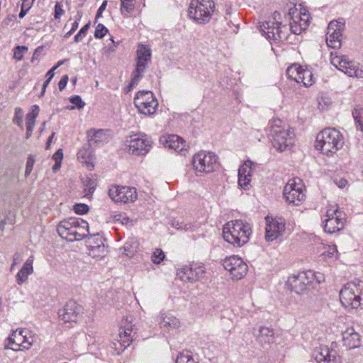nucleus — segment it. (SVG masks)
Here are the masks:
<instances>
[{
  "mask_svg": "<svg viewBox=\"0 0 363 363\" xmlns=\"http://www.w3.org/2000/svg\"><path fill=\"white\" fill-rule=\"evenodd\" d=\"M269 135L272 138V145L280 152L289 149L294 143V130L279 118H274L269 123Z\"/></svg>",
  "mask_w": 363,
  "mask_h": 363,
  "instance_id": "obj_1",
  "label": "nucleus"
},
{
  "mask_svg": "<svg viewBox=\"0 0 363 363\" xmlns=\"http://www.w3.org/2000/svg\"><path fill=\"white\" fill-rule=\"evenodd\" d=\"M344 143V138L339 130L328 128L318 133L315 147L323 155L330 156L340 150Z\"/></svg>",
  "mask_w": 363,
  "mask_h": 363,
  "instance_id": "obj_2",
  "label": "nucleus"
},
{
  "mask_svg": "<svg viewBox=\"0 0 363 363\" xmlns=\"http://www.w3.org/2000/svg\"><path fill=\"white\" fill-rule=\"evenodd\" d=\"M57 231L62 238L69 242L82 240L87 236L89 225L82 218L70 217L60 222Z\"/></svg>",
  "mask_w": 363,
  "mask_h": 363,
  "instance_id": "obj_3",
  "label": "nucleus"
},
{
  "mask_svg": "<svg viewBox=\"0 0 363 363\" xmlns=\"http://www.w3.org/2000/svg\"><path fill=\"white\" fill-rule=\"evenodd\" d=\"M252 234L250 225L241 220H235L223 226V237L234 246L241 247L246 244Z\"/></svg>",
  "mask_w": 363,
  "mask_h": 363,
  "instance_id": "obj_4",
  "label": "nucleus"
},
{
  "mask_svg": "<svg viewBox=\"0 0 363 363\" xmlns=\"http://www.w3.org/2000/svg\"><path fill=\"white\" fill-rule=\"evenodd\" d=\"M340 300L345 308H357L363 305V281L355 280L346 284L340 292Z\"/></svg>",
  "mask_w": 363,
  "mask_h": 363,
  "instance_id": "obj_5",
  "label": "nucleus"
},
{
  "mask_svg": "<svg viewBox=\"0 0 363 363\" xmlns=\"http://www.w3.org/2000/svg\"><path fill=\"white\" fill-rule=\"evenodd\" d=\"M189 16L200 24L210 21L215 11L213 0H192L189 6Z\"/></svg>",
  "mask_w": 363,
  "mask_h": 363,
  "instance_id": "obj_6",
  "label": "nucleus"
},
{
  "mask_svg": "<svg viewBox=\"0 0 363 363\" xmlns=\"http://www.w3.org/2000/svg\"><path fill=\"white\" fill-rule=\"evenodd\" d=\"M152 52L151 49L143 44H139L136 51V65L135 69L133 72L131 81L128 86V91L137 85L144 72L151 62Z\"/></svg>",
  "mask_w": 363,
  "mask_h": 363,
  "instance_id": "obj_7",
  "label": "nucleus"
},
{
  "mask_svg": "<svg viewBox=\"0 0 363 363\" xmlns=\"http://www.w3.org/2000/svg\"><path fill=\"white\" fill-rule=\"evenodd\" d=\"M279 16V13L275 11L273 15V21L259 23L260 30L268 39L274 41L284 40L288 37V27L277 21Z\"/></svg>",
  "mask_w": 363,
  "mask_h": 363,
  "instance_id": "obj_8",
  "label": "nucleus"
},
{
  "mask_svg": "<svg viewBox=\"0 0 363 363\" xmlns=\"http://www.w3.org/2000/svg\"><path fill=\"white\" fill-rule=\"evenodd\" d=\"M304 190V186L300 179H291L284 188V197L288 203L300 206L306 199Z\"/></svg>",
  "mask_w": 363,
  "mask_h": 363,
  "instance_id": "obj_9",
  "label": "nucleus"
},
{
  "mask_svg": "<svg viewBox=\"0 0 363 363\" xmlns=\"http://www.w3.org/2000/svg\"><path fill=\"white\" fill-rule=\"evenodd\" d=\"M134 104L140 113L149 116L155 113L158 101L152 91H140L134 98Z\"/></svg>",
  "mask_w": 363,
  "mask_h": 363,
  "instance_id": "obj_10",
  "label": "nucleus"
},
{
  "mask_svg": "<svg viewBox=\"0 0 363 363\" xmlns=\"http://www.w3.org/2000/svg\"><path fill=\"white\" fill-rule=\"evenodd\" d=\"M217 156L211 152L201 151L195 154L192 159L194 169L206 174L213 172L218 166Z\"/></svg>",
  "mask_w": 363,
  "mask_h": 363,
  "instance_id": "obj_11",
  "label": "nucleus"
},
{
  "mask_svg": "<svg viewBox=\"0 0 363 363\" xmlns=\"http://www.w3.org/2000/svg\"><path fill=\"white\" fill-rule=\"evenodd\" d=\"M315 277V274L312 271L302 272L296 275L289 277L287 284L291 291L298 294H301L313 286Z\"/></svg>",
  "mask_w": 363,
  "mask_h": 363,
  "instance_id": "obj_12",
  "label": "nucleus"
},
{
  "mask_svg": "<svg viewBox=\"0 0 363 363\" xmlns=\"http://www.w3.org/2000/svg\"><path fill=\"white\" fill-rule=\"evenodd\" d=\"M128 151L135 155H144L151 148L152 140L145 134L136 133L129 136L126 140Z\"/></svg>",
  "mask_w": 363,
  "mask_h": 363,
  "instance_id": "obj_13",
  "label": "nucleus"
},
{
  "mask_svg": "<svg viewBox=\"0 0 363 363\" xmlns=\"http://www.w3.org/2000/svg\"><path fill=\"white\" fill-rule=\"evenodd\" d=\"M345 27V21L339 18L330 22L326 33V43L328 47L338 49L342 45V32Z\"/></svg>",
  "mask_w": 363,
  "mask_h": 363,
  "instance_id": "obj_14",
  "label": "nucleus"
},
{
  "mask_svg": "<svg viewBox=\"0 0 363 363\" xmlns=\"http://www.w3.org/2000/svg\"><path fill=\"white\" fill-rule=\"evenodd\" d=\"M288 15L290 18V30L296 35H298L302 30L306 29L310 22L309 13L306 11H298L295 7L289 9Z\"/></svg>",
  "mask_w": 363,
  "mask_h": 363,
  "instance_id": "obj_15",
  "label": "nucleus"
},
{
  "mask_svg": "<svg viewBox=\"0 0 363 363\" xmlns=\"http://www.w3.org/2000/svg\"><path fill=\"white\" fill-rule=\"evenodd\" d=\"M109 197L115 202L128 203L134 202L138 194L136 189L128 186H112L108 190Z\"/></svg>",
  "mask_w": 363,
  "mask_h": 363,
  "instance_id": "obj_16",
  "label": "nucleus"
},
{
  "mask_svg": "<svg viewBox=\"0 0 363 363\" xmlns=\"http://www.w3.org/2000/svg\"><path fill=\"white\" fill-rule=\"evenodd\" d=\"M223 265L226 270L229 271L232 278L237 280L244 277L248 270L246 263L238 256L225 258Z\"/></svg>",
  "mask_w": 363,
  "mask_h": 363,
  "instance_id": "obj_17",
  "label": "nucleus"
},
{
  "mask_svg": "<svg viewBox=\"0 0 363 363\" xmlns=\"http://www.w3.org/2000/svg\"><path fill=\"white\" fill-rule=\"evenodd\" d=\"M82 313V307L72 300L67 301L64 307L59 310L58 317L63 323L77 322Z\"/></svg>",
  "mask_w": 363,
  "mask_h": 363,
  "instance_id": "obj_18",
  "label": "nucleus"
},
{
  "mask_svg": "<svg viewBox=\"0 0 363 363\" xmlns=\"http://www.w3.org/2000/svg\"><path fill=\"white\" fill-rule=\"evenodd\" d=\"M265 220V239L267 241H273L283 234L285 230V222L283 218H269V216H267Z\"/></svg>",
  "mask_w": 363,
  "mask_h": 363,
  "instance_id": "obj_19",
  "label": "nucleus"
},
{
  "mask_svg": "<svg viewBox=\"0 0 363 363\" xmlns=\"http://www.w3.org/2000/svg\"><path fill=\"white\" fill-rule=\"evenodd\" d=\"M313 357L317 363H342L341 357L337 351L325 346L316 347L313 352Z\"/></svg>",
  "mask_w": 363,
  "mask_h": 363,
  "instance_id": "obj_20",
  "label": "nucleus"
},
{
  "mask_svg": "<svg viewBox=\"0 0 363 363\" xmlns=\"http://www.w3.org/2000/svg\"><path fill=\"white\" fill-rule=\"evenodd\" d=\"M9 345L13 350H20L22 349L28 350L33 345V340H30L26 335V331L23 330L13 331L9 337Z\"/></svg>",
  "mask_w": 363,
  "mask_h": 363,
  "instance_id": "obj_21",
  "label": "nucleus"
},
{
  "mask_svg": "<svg viewBox=\"0 0 363 363\" xmlns=\"http://www.w3.org/2000/svg\"><path fill=\"white\" fill-rule=\"evenodd\" d=\"M205 274L203 265L192 264L191 267H185L179 269L177 275L184 281L194 282L201 279Z\"/></svg>",
  "mask_w": 363,
  "mask_h": 363,
  "instance_id": "obj_22",
  "label": "nucleus"
},
{
  "mask_svg": "<svg viewBox=\"0 0 363 363\" xmlns=\"http://www.w3.org/2000/svg\"><path fill=\"white\" fill-rule=\"evenodd\" d=\"M134 335L131 324L127 320H123L118 330V338L117 339L121 347L120 350H123L130 345L133 340Z\"/></svg>",
  "mask_w": 363,
  "mask_h": 363,
  "instance_id": "obj_23",
  "label": "nucleus"
},
{
  "mask_svg": "<svg viewBox=\"0 0 363 363\" xmlns=\"http://www.w3.org/2000/svg\"><path fill=\"white\" fill-rule=\"evenodd\" d=\"M344 345L352 349L358 347L360 345V335L353 328H348L342 333Z\"/></svg>",
  "mask_w": 363,
  "mask_h": 363,
  "instance_id": "obj_24",
  "label": "nucleus"
},
{
  "mask_svg": "<svg viewBox=\"0 0 363 363\" xmlns=\"http://www.w3.org/2000/svg\"><path fill=\"white\" fill-rule=\"evenodd\" d=\"M324 230L328 234H333L343 229L345 223V218L337 216L335 218H326L324 220Z\"/></svg>",
  "mask_w": 363,
  "mask_h": 363,
  "instance_id": "obj_25",
  "label": "nucleus"
},
{
  "mask_svg": "<svg viewBox=\"0 0 363 363\" xmlns=\"http://www.w3.org/2000/svg\"><path fill=\"white\" fill-rule=\"evenodd\" d=\"M251 161H247L238 169V184L242 188H247L251 182Z\"/></svg>",
  "mask_w": 363,
  "mask_h": 363,
  "instance_id": "obj_26",
  "label": "nucleus"
},
{
  "mask_svg": "<svg viewBox=\"0 0 363 363\" xmlns=\"http://www.w3.org/2000/svg\"><path fill=\"white\" fill-rule=\"evenodd\" d=\"M165 145L169 149L182 152L186 150V142L177 135H169L165 138Z\"/></svg>",
  "mask_w": 363,
  "mask_h": 363,
  "instance_id": "obj_27",
  "label": "nucleus"
},
{
  "mask_svg": "<svg viewBox=\"0 0 363 363\" xmlns=\"http://www.w3.org/2000/svg\"><path fill=\"white\" fill-rule=\"evenodd\" d=\"M77 157L79 161L84 164L89 169H91L94 167V155L89 148L85 147L81 148L77 153Z\"/></svg>",
  "mask_w": 363,
  "mask_h": 363,
  "instance_id": "obj_28",
  "label": "nucleus"
},
{
  "mask_svg": "<svg viewBox=\"0 0 363 363\" xmlns=\"http://www.w3.org/2000/svg\"><path fill=\"white\" fill-rule=\"evenodd\" d=\"M273 330L265 326H262L259 329V334L257 335V340L262 345H270L274 342Z\"/></svg>",
  "mask_w": 363,
  "mask_h": 363,
  "instance_id": "obj_29",
  "label": "nucleus"
},
{
  "mask_svg": "<svg viewBox=\"0 0 363 363\" xmlns=\"http://www.w3.org/2000/svg\"><path fill=\"white\" fill-rule=\"evenodd\" d=\"M160 325L164 330H169L170 328H177L180 326V321L176 317L172 315L162 314L160 320Z\"/></svg>",
  "mask_w": 363,
  "mask_h": 363,
  "instance_id": "obj_30",
  "label": "nucleus"
},
{
  "mask_svg": "<svg viewBox=\"0 0 363 363\" xmlns=\"http://www.w3.org/2000/svg\"><path fill=\"white\" fill-rule=\"evenodd\" d=\"M89 141L90 143L100 145L107 140V130L103 129L90 130L88 132Z\"/></svg>",
  "mask_w": 363,
  "mask_h": 363,
  "instance_id": "obj_31",
  "label": "nucleus"
},
{
  "mask_svg": "<svg viewBox=\"0 0 363 363\" xmlns=\"http://www.w3.org/2000/svg\"><path fill=\"white\" fill-rule=\"evenodd\" d=\"M89 233H87L86 238V245L89 247L91 249L92 251L95 250H98L99 252L104 250V245L100 238H99V234L90 235L88 237Z\"/></svg>",
  "mask_w": 363,
  "mask_h": 363,
  "instance_id": "obj_32",
  "label": "nucleus"
},
{
  "mask_svg": "<svg viewBox=\"0 0 363 363\" xmlns=\"http://www.w3.org/2000/svg\"><path fill=\"white\" fill-rule=\"evenodd\" d=\"M121 7L120 12L121 15L125 18L129 16L135 9V0H120Z\"/></svg>",
  "mask_w": 363,
  "mask_h": 363,
  "instance_id": "obj_33",
  "label": "nucleus"
},
{
  "mask_svg": "<svg viewBox=\"0 0 363 363\" xmlns=\"http://www.w3.org/2000/svg\"><path fill=\"white\" fill-rule=\"evenodd\" d=\"M172 225L177 230L185 232H193L198 228V225L194 223H186L184 221L173 220Z\"/></svg>",
  "mask_w": 363,
  "mask_h": 363,
  "instance_id": "obj_34",
  "label": "nucleus"
},
{
  "mask_svg": "<svg viewBox=\"0 0 363 363\" xmlns=\"http://www.w3.org/2000/svg\"><path fill=\"white\" fill-rule=\"evenodd\" d=\"M300 78L298 83H303V84L306 87L311 86L314 83L313 74L308 69H304L302 67Z\"/></svg>",
  "mask_w": 363,
  "mask_h": 363,
  "instance_id": "obj_35",
  "label": "nucleus"
},
{
  "mask_svg": "<svg viewBox=\"0 0 363 363\" xmlns=\"http://www.w3.org/2000/svg\"><path fill=\"white\" fill-rule=\"evenodd\" d=\"M301 71L302 67L294 65L287 68L286 74L289 78L298 83V80L301 79Z\"/></svg>",
  "mask_w": 363,
  "mask_h": 363,
  "instance_id": "obj_36",
  "label": "nucleus"
},
{
  "mask_svg": "<svg viewBox=\"0 0 363 363\" xmlns=\"http://www.w3.org/2000/svg\"><path fill=\"white\" fill-rule=\"evenodd\" d=\"M352 116L357 123V128L363 130V108H354Z\"/></svg>",
  "mask_w": 363,
  "mask_h": 363,
  "instance_id": "obj_37",
  "label": "nucleus"
},
{
  "mask_svg": "<svg viewBox=\"0 0 363 363\" xmlns=\"http://www.w3.org/2000/svg\"><path fill=\"white\" fill-rule=\"evenodd\" d=\"M23 111L20 107L15 108L14 117L13 118V123L16 124L21 128H23Z\"/></svg>",
  "mask_w": 363,
  "mask_h": 363,
  "instance_id": "obj_38",
  "label": "nucleus"
},
{
  "mask_svg": "<svg viewBox=\"0 0 363 363\" xmlns=\"http://www.w3.org/2000/svg\"><path fill=\"white\" fill-rule=\"evenodd\" d=\"M28 47L25 45H18L14 49L13 57L17 60H22L23 54L28 51Z\"/></svg>",
  "mask_w": 363,
  "mask_h": 363,
  "instance_id": "obj_39",
  "label": "nucleus"
},
{
  "mask_svg": "<svg viewBox=\"0 0 363 363\" xmlns=\"http://www.w3.org/2000/svg\"><path fill=\"white\" fill-rule=\"evenodd\" d=\"M346 74L352 77L363 78V69L356 67L354 64L351 69H347Z\"/></svg>",
  "mask_w": 363,
  "mask_h": 363,
  "instance_id": "obj_40",
  "label": "nucleus"
},
{
  "mask_svg": "<svg viewBox=\"0 0 363 363\" xmlns=\"http://www.w3.org/2000/svg\"><path fill=\"white\" fill-rule=\"evenodd\" d=\"M164 257L165 255L164 252L161 249H156L151 256V259L153 263L160 264L164 260Z\"/></svg>",
  "mask_w": 363,
  "mask_h": 363,
  "instance_id": "obj_41",
  "label": "nucleus"
},
{
  "mask_svg": "<svg viewBox=\"0 0 363 363\" xmlns=\"http://www.w3.org/2000/svg\"><path fill=\"white\" fill-rule=\"evenodd\" d=\"M353 65L354 62L352 61L349 60L346 56L343 55L341 64L337 69L346 74L347 69H351Z\"/></svg>",
  "mask_w": 363,
  "mask_h": 363,
  "instance_id": "obj_42",
  "label": "nucleus"
},
{
  "mask_svg": "<svg viewBox=\"0 0 363 363\" xmlns=\"http://www.w3.org/2000/svg\"><path fill=\"white\" fill-rule=\"evenodd\" d=\"M33 257L30 256L28 258L26 262L23 265L22 268L21 269L23 272H25L26 274H30L33 272Z\"/></svg>",
  "mask_w": 363,
  "mask_h": 363,
  "instance_id": "obj_43",
  "label": "nucleus"
},
{
  "mask_svg": "<svg viewBox=\"0 0 363 363\" xmlns=\"http://www.w3.org/2000/svg\"><path fill=\"white\" fill-rule=\"evenodd\" d=\"M176 363H199L195 361L191 355L182 353L177 356Z\"/></svg>",
  "mask_w": 363,
  "mask_h": 363,
  "instance_id": "obj_44",
  "label": "nucleus"
},
{
  "mask_svg": "<svg viewBox=\"0 0 363 363\" xmlns=\"http://www.w3.org/2000/svg\"><path fill=\"white\" fill-rule=\"evenodd\" d=\"M108 32V28L103 24L99 23L96 27L94 37L96 38H102Z\"/></svg>",
  "mask_w": 363,
  "mask_h": 363,
  "instance_id": "obj_45",
  "label": "nucleus"
},
{
  "mask_svg": "<svg viewBox=\"0 0 363 363\" xmlns=\"http://www.w3.org/2000/svg\"><path fill=\"white\" fill-rule=\"evenodd\" d=\"M115 220L117 222H120L123 225H126L128 226H132L134 225V221L130 219L125 215L118 214L115 216Z\"/></svg>",
  "mask_w": 363,
  "mask_h": 363,
  "instance_id": "obj_46",
  "label": "nucleus"
},
{
  "mask_svg": "<svg viewBox=\"0 0 363 363\" xmlns=\"http://www.w3.org/2000/svg\"><path fill=\"white\" fill-rule=\"evenodd\" d=\"M35 159L34 157L31 155H30L27 158L26 165V170H25V176L27 177L30 175V172L33 170V165L35 164Z\"/></svg>",
  "mask_w": 363,
  "mask_h": 363,
  "instance_id": "obj_47",
  "label": "nucleus"
},
{
  "mask_svg": "<svg viewBox=\"0 0 363 363\" xmlns=\"http://www.w3.org/2000/svg\"><path fill=\"white\" fill-rule=\"evenodd\" d=\"M90 23H87L84 26L78 33L74 36V40L75 43H78L82 40V38L86 35L87 30L89 28Z\"/></svg>",
  "mask_w": 363,
  "mask_h": 363,
  "instance_id": "obj_48",
  "label": "nucleus"
},
{
  "mask_svg": "<svg viewBox=\"0 0 363 363\" xmlns=\"http://www.w3.org/2000/svg\"><path fill=\"white\" fill-rule=\"evenodd\" d=\"M74 211L76 213L82 215L89 211V206L84 203H77L74 206Z\"/></svg>",
  "mask_w": 363,
  "mask_h": 363,
  "instance_id": "obj_49",
  "label": "nucleus"
},
{
  "mask_svg": "<svg viewBox=\"0 0 363 363\" xmlns=\"http://www.w3.org/2000/svg\"><path fill=\"white\" fill-rule=\"evenodd\" d=\"M69 101L74 104L79 109L84 108L85 103L82 100L79 96H73L69 98Z\"/></svg>",
  "mask_w": 363,
  "mask_h": 363,
  "instance_id": "obj_50",
  "label": "nucleus"
},
{
  "mask_svg": "<svg viewBox=\"0 0 363 363\" xmlns=\"http://www.w3.org/2000/svg\"><path fill=\"white\" fill-rule=\"evenodd\" d=\"M342 57H343V55L340 56L336 54L334 55L333 52H331V54H330L331 64L337 69L339 65L341 64Z\"/></svg>",
  "mask_w": 363,
  "mask_h": 363,
  "instance_id": "obj_51",
  "label": "nucleus"
},
{
  "mask_svg": "<svg viewBox=\"0 0 363 363\" xmlns=\"http://www.w3.org/2000/svg\"><path fill=\"white\" fill-rule=\"evenodd\" d=\"M28 274H26L21 269L16 274V282L18 285H21L23 282H25L28 279Z\"/></svg>",
  "mask_w": 363,
  "mask_h": 363,
  "instance_id": "obj_52",
  "label": "nucleus"
},
{
  "mask_svg": "<svg viewBox=\"0 0 363 363\" xmlns=\"http://www.w3.org/2000/svg\"><path fill=\"white\" fill-rule=\"evenodd\" d=\"M65 11L62 9V6L59 4L57 3L55 6V18L59 19L63 14Z\"/></svg>",
  "mask_w": 363,
  "mask_h": 363,
  "instance_id": "obj_53",
  "label": "nucleus"
},
{
  "mask_svg": "<svg viewBox=\"0 0 363 363\" xmlns=\"http://www.w3.org/2000/svg\"><path fill=\"white\" fill-rule=\"evenodd\" d=\"M337 216H341V212L337 208L332 209L329 208L326 212L327 218H335Z\"/></svg>",
  "mask_w": 363,
  "mask_h": 363,
  "instance_id": "obj_54",
  "label": "nucleus"
},
{
  "mask_svg": "<svg viewBox=\"0 0 363 363\" xmlns=\"http://www.w3.org/2000/svg\"><path fill=\"white\" fill-rule=\"evenodd\" d=\"M26 120V126H27V128H34L35 124L36 118L27 114Z\"/></svg>",
  "mask_w": 363,
  "mask_h": 363,
  "instance_id": "obj_55",
  "label": "nucleus"
},
{
  "mask_svg": "<svg viewBox=\"0 0 363 363\" xmlns=\"http://www.w3.org/2000/svg\"><path fill=\"white\" fill-rule=\"evenodd\" d=\"M69 77L67 75H64L62 77L61 79L60 80L58 83L59 89L60 91H62L65 86H67V82H68Z\"/></svg>",
  "mask_w": 363,
  "mask_h": 363,
  "instance_id": "obj_56",
  "label": "nucleus"
},
{
  "mask_svg": "<svg viewBox=\"0 0 363 363\" xmlns=\"http://www.w3.org/2000/svg\"><path fill=\"white\" fill-rule=\"evenodd\" d=\"M63 158V152L62 149H59L56 151V152L53 155L52 159L55 162H62Z\"/></svg>",
  "mask_w": 363,
  "mask_h": 363,
  "instance_id": "obj_57",
  "label": "nucleus"
},
{
  "mask_svg": "<svg viewBox=\"0 0 363 363\" xmlns=\"http://www.w3.org/2000/svg\"><path fill=\"white\" fill-rule=\"evenodd\" d=\"M40 111V108L38 105H33L31 107L30 111L28 113V115L37 118Z\"/></svg>",
  "mask_w": 363,
  "mask_h": 363,
  "instance_id": "obj_58",
  "label": "nucleus"
},
{
  "mask_svg": "<svg viewBox=\"0 0 363 363\" xmlns=\"http://www.w3.org/2000/svg\"><path fill=\"white\" fill-rule=\"evenodd\" d=\"M106 5H107V1L105 0L97 11V13L96 15V19L99 18L101 16L103 11L105 10V9L106 7Z\"/></svg>",
  "mask_w": 363,
  "mask_h": 363,
  "instance_id": "obj_59",
  "label": "nucleus"
},
{
  "mask_svg": "<svg viewBox=\"0 0 363 363\" xmlns=\"http://www.w3.org/2000/svg\"><path fill=\"white\" fill-rule=\"evenodd\" d=\"M78 26H79V23L77 21H75L73 23H72V28H70V30H69L65 35V38H68L76 30L77 28H78Z\"/></svg>",
  "mask_w": 363,
  "mask_h": 363,
  "instance_id": "obj_60",
  "label": "nucleus"
},
{
  "mask_svg": "<svg viewBox=\"0 0 363 363\" xmlns=\"http://www.w3.org/2000/svg\"><path fill=\"white\" fill-rule=\"evenodd\" d=\"M336 184L337 185V186L339 188L343 189L344 187H345L347 186V181L344 179H340L339 181L336 182Z\"/></svg>",
  "mask_w": 363,
  "mask_h": 363,
  "instance_id": "obj_61",
  "label": "nucleus"
},
{
  "mask_svg": "<svg viewBox=\"0 0 363 363\" xmlns=\"http://www.w3.org/2000/svg\"><path fill=\"white\" fill-rule=\"evenodd\" d=\"M57 68V66H54L51 69H50L47 74H46V77L48 79H52L54 77V71Z\"/></svg>",
  "mask_w": 363,
  "mask_h": 363,
  "instance_id": "obj_62",
  "label": "nucleus"
},
{
  "mask_svg": "<svg viewBox=\"0 0 363 363\" xmlns=\"http://www.w3.org/2000/svg\"><path fill=\"white\" fill-rule=\"evenodd\" d=\"M33 1H34L33 0H23L21 6H24L25 8H26L28 6V10H29L30 9Z\"/></svg>",
  "mask_w": 363,
  "mask_h": 363,
  "instance_id": "obj_63",
  "label": "nucleus"
},
{
  "mask_svg": "<svg viewBox=\"0 0 363 363\" xmlns=\"http://www.w3.org/2000/svg\"><path fill=\"white\" fill-rule=\"evenodd\" d=\"M28 6L26 8L21 6V9L18 15L19 18H23L27 14L28 11H29L28 10Z\"/></svg>",
  "mask_w": 363,
  "mask_h": 363,
  "instance_id": "obj_64",
  "label": "nucleus"
}]
</instances>
